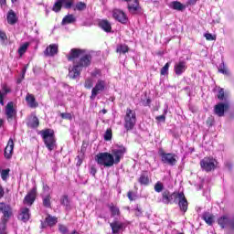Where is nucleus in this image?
Returning <instances> with one entry per match:
<instances>
[{
	"label": "nucleus",
	"instance_id": "1",
	"mask_svg": "<svg viewBox=\"0 0 234 234\" xmlns=\"http://www.w3.org/2000/svg\"><path fill=\"white\" fill-rule=\"evenodd\" d=\"M69 61H73L72 69H69V76L71 80H76L80 76L83 67H89L92 61V56L87 54L84 49L72 48L68 56Z\"/></svg>",
	"mask_w": 234,
	"mask_h": 234
},
{
	"label": "nucleus",
	"instance_id": "2",
	"mask_svg": "<svg viewBox=\"0 0 234 234\" xmlns=\"http://www.w3.org/2000/svg\"><path fill=\"white\" fill-rule=\"evenodd\" d=\"M40 134L44 140V144L49 151H54L56 147V135H54V130L46 129L40 131Z\"/></svg>",
	"mask_w": 234,
	"mask_h": 234
},
{
	"label": "nucleus",
	"instance_id": "3",
	"mask_svg": "<svg viewBox=\"0 0 234 234\" xmlns=\"http://www.w3.org/2000/svg\"><path fill=\"white\" fill-rule=\"evenodd\" d=\"M99 165H103L104 167H112L114 165V156L109 153H100L95 158Z\"/></svg>",
	"mask_w": 234,
	"mask_h": 234
},
{
	"label": "nucleus",
	"instance_id": "4",
	"mask_svg": "<svg viewBox=\"0 0 234 234\" xmlns=\"http://www.w3.org/2000/svg\"><path fill=\"white\" fill-rule=\"evenodd\" d=\"M136 125V112L131 109L126 110L124 116V128L126 131H133Z\"/></svg>",
	"mask_w": 234,
	"mask_h": 234
},
{
	"label": "nucleus",
	"instance_id": "5",
	"mask_svg": "<svg viewBox=\"0 0 234 234\" xmlns=\"http://www.w3.org/2000/svg\"><path fill=\"white\" fill-rule=\"evenodd\" d=\"M160 156H161V162H163V164H166V165H176V154H172V153H160Z\"/></svg>",
	"mask_w": 234,
	"mask_h": 234
},
{
	"label": "nucleus",
	"instance_id": "6",
	"mask_svg": "<svg viewBox=\"0 0 234 234\" xmlns=\"http://www.w3.org/2000/svg\"><path fill=\"white\" fill-rule=\"evenodd\" d=\"M218 224L224 229V228H230L234 229V217L224 215L218 219Z\"/></svg>",
	"mask_w": 234,
	"mask_h": 234
},
{
	"label": "nucleus",
	"instance_id": "7",
	"mask_svg": "<svg viewBox=\"0 0 234 234\" xmlns=\"http://www.w3.org/2000/svg\"><path fill=\"white\" fill-rule=\"evenodd\" d=\"M178 193H172L169 190L165 189L162 193V199L161 202L163 204H175L176 203V197Z\"/></svg>",
	"mask_w": 234,
	"mask_h": 234
},
{
	"label": "nucleus",
	"instance_id": "8",
	"mask_svg": "<svg viewBox=\"0 0 234 234\" xmlns=\"http://www.w3.org/2000/svg\"><path fill=\"white\" fill-rule=\"evenodd\" d=\"M215 159L205 157L200 161V165L203 171H207V173H209V171H213L215 169Z\"/></svg>",
	"mask_w": 234,
	"mask_h": 234
},
{
	"label": "nucleus",
	"instance_id": "9",
	"mask_svg": "<svg viewBox=\"0 0 234 234\" xmlns=\"http://www.w3.org/2000/svg\"><path fill=\"white\" fill-rule=\"evenodd\" d=\"M177 201L180 210L183 211V213H186V211H187L188 203L187 199L186 198V196L184 195V192L177 193L176 202Z\"/></svg>",
	"mask_w": 234,
	"mask_h": 234
},
{
	"label": "nucleus",
	"instance_id": "10",
	"mask_svg": "<svg viewBox=\"0 0 234 234\" xmlns=\"http://www.w3.org/2000/svg\"><path fill=\"white\" fill-rule=\"evenodd\" d=\"M228 109H229V101L218 103L214 108V112L215 114H217L219 117H222L224 116V112L228 111Z\"/></svg>",
	"mask_w": 234,
	"mask_h": 234
},
{
	"label": "nucleus",
	"instance_id": "11",
	"mask_svg": "<svg viewBox=\"0 0 234 234\" xmlns=\"http://www.w3.org/2000/svg\"><path fill=\"white\" fill-rule=\"evenodd\" d=\"M187 69V63L184 60H180L179 62L175 64L174 70L176 76H182L186 70Z\"/></svg>",
	"mask_w": 234,
	"mask_h": 234
},
{
	"label": "nucleus",
	"instance_id": "12",
	"mask_svg": "<svg viewBox=\"0 0 234 234\" xmlns=\"http://www.w3.org/2000/svg\"><path fill=\"white\" fill-rule=\"evenodd\" d=\"M104 90H105V81L98 80L97 84L91 90L90 100H94V98H96V96H98V94H100V92H101Z\"/></svg>",
	"mask_w": 234,
	"mask_h": 234
},
{
	"label": "nucleus",
	"instance_id": "13",
	"mask_svg": "<svg viewBox=\"0 0 234 234\" xmlns=\"http://www.w3.org/2000/svg\"><path fill=\"white\" fill-rule=\"evenodd\" d=\"M16 114H17V112L14 110V102L12 101L8 102L5 107V115L7 116L8 122H11V120H14Z\"/></svg>",
	"mask_w": 234,
	"mask_h": 234
},
{
	"label": "nucleus",
	"instance_id": "14",
	"mask_svg": "<svg viewBox=\"0 0 234 234\" xmlns=\"http://www.w3.org/2000/svg\"><path fill=\"white\" fill-rule=\"evenodd\" d=\"M0 213H3V218L8 220L12 215V207H10V205H6L5 203H0Z\"/></svg>",
	"mask_w": 234,
	"mask_h": 234
},
{
	"label": "nucleus",
	"instance_id": "15",
	"mask_svg": "<svg viewBox=\"0 0 234 234\" xmlns=\"http://www.w3.org/2000/svg\"><path fill=\"white\" fill-rule=\"evenodd\" d=\"M58 52V44H50L44 51V55L49 58H53Z\"/></svg>",
	"mask_w": 234,
	"mask_h": 234
},
{
	"label": "nucleus",
	"instance_id": "16",
	"mask_svg": "<svg viewBox=\"0 0 234 234\" xmlns=\"http://www.w3.org/2000/svg\"><path fill=\"white\" fill-rule=\"evenodd\" d=\"M13 153H14V140L10 138L4 152L5 158H6L7 160H10V158H12Z\"/></svg>",
	"mask_w": 234,
	"mask_h": 234
},
{
	"label": "nucleus",
	"instance_id": "17",
	"mask_svg": "<svg viewBox=\"0 0 234 234\" xmlns=\"http://www.w3.org/2000/svg\"><path fill=\"white\" fill-rule=\"evenodd\" d=\"M36 193L37 188L34 187L24 198V203L32 206L36 200Z\"/></svg>",
	"mask_w": 234,
	"mask_h": 234
},
{
	"label": "nucleus",
	"instance_id": "18",
	"mask_svg": "<svg viewBox=\"0 0 234 234\" xmlns=\"http://www.w3.org/2000/svg\"><path fill=\"white\" fill-rule=\"evenodd\" d=\"M26 101L28 105V107H30L31 109H36L37 107H39V103H37V101H36V97H34V95L27 93L26 96Z\"/></svg>",
	"mask_w": 234,
	"mask_h": 234
},
{
	"label": "nucleus",
	"instance_id": "19",
	"mask_svg": "<svg viewBox=\"0 0 234 234\" xmlns=\"http://www.w3.org/2000/svg\"><path fill=\"white\" fill-rule=\"evenodd\" d=\"M169 8H172V10H177V12H184V10H186V5H184L178 1H173L169 4Z\"/></svg>",
	"mask_w": 234,
	"mask_h": 234
},
{
	"label": "nucleus",
	"instance_id": "20",
	"mask_svg": "<svg viewBox=\"0 0 234 234\" xmlns=\"http://www.w3.org/2000/svg\"><path fill=\"white\" fill-rule=\"evenodd\" d=\"M6 19L8 25H16V23H17V15H16L14 10L10 9L7 13Z\"/></svg>",
	"mask_w": 234,
	"mask_h": 234
},
{
	"label": "nucleus",
	"instance_id": "21",
	"mask_svg": "<svg viewBox=\"0 0 234 234\" xmlns=\"http://www.w3.org/2000/svg\"><path fill=\"white\" fill-rule=\"evenodd\" d=\"M19 218L22 222H28V220H30V209L27 207L23 208L19 215Z\"/></svg>",
	"mask_w": 234,
	"mask_h": 234
},
{
	"label": "nucleus",
	"instance_id": "22",
	"mask_svg": "<svg viewBox=\"0 0 234 234\" xmlns=\"http://www.w3.org/2000/svg\"><path fill=\"white\" fill-rule=\"evenodd\" d=\"M118 22L122 23V25H127L129 23V17H127V15L122 11H118Z\"/></svg>",
	"mask_w": 234,
	"mask_h": 234
},
{
	"label": "nucleus",
	"instance_id": "23",
	"mask_svg": "<svg viewBox=\"0 0 234 234\" xmlns=\"http://www.w3.org/2000/svg\"><path fill=\"white\" fill-rule=\"evenodd\" d=\"M28 127H31V129H37V127H39V119H37V116L33 115L28 122H27Z\"/></svg>",
	"mask_w": 234,
	"mask_h": 234
},
{
	"label": "nucleus",
	"instance_id": "24",
	"mask_svg": "<svg viewBox=\"0 0 234 234\" xmlns=\"http://www.w3.org/2000/svg\"><path fill=\"white\" fill-rule=\"evenodd\" d=\"M99 27L104 30V32H111L112 27L111 23H109L107 20H101L99 22Z\"/></svg>",
	"mask_w": 234,
	"mask_h": 234
},
{
	"label": "nucleus",
	"instance_id": "25",
	"mask_svg": "<svg viewBox=\"0 0 234 234\" xmlns=\"http://www.w3.org/2000/svg\"><path fill=\"white\" fill-rule=\"evenodd\" d=\"M202 218L208 226H213V222H215L213 215L209 214V212L204 213Z\"/></svg>",
	"mask_w": 234,
	"mask_h": 234
},
{
	"label": "nucleus",
	"instance_id": "26",
	"mask_svg": "<svg viewBox=\"0 0 234 234\" xmlns=\"http://www.w3.org/2000/svg\"><path fill=\"white\" fill-rule=\"evenodd\" d=\"M72 23H76V16L74 15H67L62 19V25H70Z\"/></svg>",
	"mask_w": 234,
	"mask_h": 234
},
{
	"label": "nucleus",
	"instance_id": "27",
	"mask_svg": "<svg viewBox=\"0 0 234 234\" xmlns=\"http://www.w3.org/2000/svg\"><path fill=\"white\" fill-rule=\"evenodd\" d=\"M132 1H133V4H128L129 12H131V14H136L139 8L138 0H132Z\"/></svg>",
	"mask_w": 234,
	"mask_h": 234
},
{
	"label": "nucleus",
	"instance_id": "28",
	"mask_svg": "<svg viewBox=\"0 0 234 234\" xmlns=\"http://www.w3.org/2000/svg\"><path fill=\"white\" fill-rule=\"evenodd\" d=\"M46 224L52 228V226H56L58 224V218L48 215L46 218Z\"/></svg>",
	"mask_w": 234,
	"mask_h": 234
},
{
	"label": "nucleus",
	"instance_id": "29",
	"mask_svg": "<svg viewBox=\"0 0 234 234\" xmlns=\"http://www.w3.org/2000/svg\"><path fill=\"white\" fill-rule=\"evenodd\" d=\"M139 184L141 186H149V176L146 174H142L138 179Z\"/></svg>",
	"mask_w": 234,
	"mask_h": 234
},
{
	"label": "nucleus",
	"instance_id": "30",
	"mask_svg": "<svg viewBox=\"0 0 234 234\" xmlns=\"http://www.w3.org/2000/svg\"><path fill=\"white\" fill-rule=\"evenodd\" d=\"M61 206H64L66 209H70V201L69 200V196L64 195L60 198Z\"/></svg>",
	"mask_w": 234,
	"mask_h": 234
},
{
	"label": "nucleus",
	"instance_id": "31",
	"mask_svg": "<svg viewBox=\"0 0 234 234\" xmlns=\"http://www.w3.org/2000/svg\"><path fill=\"white\" fill-rule=\"evenodd\" d=\"M60 2L62 3L63 8H66L68 10L74 6V0H60Z\"/></svg>",
	"mask_w": 234,
	"mask_h": 234
},
{
	"label": "nucleus",
	"instance_id": "32",
	"mask_svg": "<svg viewBox=\"0 0 234 234\" xmlns=\"http://www.w3.org/2000/svg\"><path fill=\"white\" fill-rule=\"evenodd\" d=\"M127 153V149L124 148L123 145H119L118 146V162L123 158V154Z\"/></svg>",
	"mask_w": 234,
	"mask_h": 234
},
{
	"label": "nucleus",
	"instance_id": "33",
	"mask_svg": "<svg viewBox=\"0 0 234 234\" xmlns=\"http://www.w3.org/2000/svg\"><path fill=\"white\" fill-rule=\"evenodd\" d=\"M61 8H63V4L61 3V0H57L52 8L53 12H60Z\"/></svg>",
	"mask_w": 234,
	"mask_h": 234
},
{
	"label": "nucleus",
	"instance_id": "34",
	"mask_svg": "<svg viewBox=\"0 0 234 234\" xmlns=\"http://www.w3.org/2000/svg\"><path fill=\"white\" fill-rule=\"evenodd\" d=\"M6 222H8V219H2V222L0 223V234H6Z\"/></svg>",
	"mask_w": 234,
	"mask_h": 234
},
{
	"label": "nucleus",
	"instance_id": "35",
	"mask_svg": "<svg viewBox=\"0 0 234 234\" xmlns=\"http://www.w3.org/2000/svg\"><path fill=\"white\" fill-rule=\"evenodd\" d=\"M218 72H220L221 74H224L225 76L229 75V70H228V68H226V65L224 64V62L219 65Z\"/></svg>",
	"mask_w": 234,
	"mask_h": 234
},
{
	"label": "nucleus",
	"instance_id": "36",
	"mask_svg": "<svg viewBox=\"0 0 234 234\" xmlns=\"http://www.w3.org/2000/svg\"><path fill=\"white\" fill-rule=\"evenodd\" d=\"M169 67H171V62H167L162 69H161V76H167L169 74Z\"/></svg>",
	"mask_w": 234,
	"mask_h": 234
},
{
	"label": "nucleus",
	"instance_id": "37",
	"mask_svg": "<svg viewBox=\"0 0 234 234\" xmlns=\"http://www.w3.org/2000/svg\"><path fill=\"white\" fill-rule=\"evenodd\" d=\"M30 43L26 42L25 44H23L19 48H18V54L19 56H23V54H25V52H27L28 47H29Z\"/></svg>",
	"mask_w": 234,
	"mask_h": 234
},
{
	"label": "nucleus",
	"instance_id": "38",
	"mask_svg": "<svg viewBox=\"0 0 234 234\" xmlns=\"http://www.w3.org/2000/svg\"><path fill=\"white\" fill-rule=\"evenodd\" d=\"M87 8V4L83 2H78L75 5L74 10H79V12H83Z\"/></svg>",
	"mask_w": 234,
	"mask_h": 234
},
{
	"label": "nucleus",
	"instance_id": "39",
	"mask_svg": "<svg viewBox=\"0 0 234 234\" xmlns=\"http://www.w3.org/2000/svg\"><path fill=\"white\" fill-rule=\"evenodd\" d=\"M218 98L221 101H229L228 100V97H226V95L224 94V89H219L218 92Z\"/></svg>",
	"mask_w": 234,
	"mask_h": 234
},
{
	"label": "nucleus",
	"instance_id": "40",
	"mask_svg": "<svg viewBox=\"0 0 234 234\" xmlns=\"http://www.w3.org/2000/svg\"><path fill=\"white\" fill-rule=\"evenodd\" d=\"M154 192L155 193H162L164 191V184L160 181H158L154 186Z\"/></svg>",
	"mask_w": 234,
	"mask_h": 234
},
{
	"label": "nucleus",
	"instance_id": "41",
	"mask_svg": "<svg viewBox=\"0 0 234 234\" xmlns=\"http://www.w3.org/2000/svg\"><path fill=\"white\" fill-rule=\"evenodd\" d=\"M118 52H120V54H127V52H129V47L125 44H122L119 46Z\"/></svg>",
	"mask_w": 234,
	"mask_h": 234
},
{
	"label": "nucleus",
	"instance_id": "42",
	"mask_svg": "<svg viewBox=\"0 0 234 234\" xmlns=\"http://www.w3.org/2000/svg\"><path fill=\"white\" fill-rule=\"evenodd\" d=\"M43 206L44 207H51L50 195H48L43 198Z\"/></svg>",
	"mask_w": 234,
	"mask_h": 234
},
{
	"label": "nucleus",
	"instance_id": "43",
	"mask_svg": "<svg viewBox=\"0 0 234 234\" xmlns=\"http://www.w3.org/2000/svg\"><path fill=\"white\" fill-rule=\"evenodd\" d=\"M8 92H10V89H8V87L6 85H3L2 90H0V96L5 98V96H6V94H8Z\"/></svg>",
	"mask_w": 234,
	"mask_h": 234
},
{
	"label": "nucleus",
	"instance_id": "44",
	"mask_svg": "<svg viewBox=\"0 0 234 234\" xmlns=\"http://www.w3.org/2000/svg\"><path fill=\"white\" fill-rule=\"evenodd\" d=\"M58 231L61 234H67V233H69V228H67V226H65L63 224H58Z\"/></svg>",
	"mask_w": 234,
	"mask_h": 234
},
{
	"label": "nucleus",
	"instance_id": "45",
	"mask_svg": "<svg viewBox=\"0 0 234 234\" xmlns=\"http://www.w3.org/2000/svg\"><path fill=\"white\" fill-rule=\"evenodd\" d=\"M10 175V169H5L1 172L2 180H6Z\"/></svg>",
	"mask_w": 234,
	"mask_h": 234
},
{
	"label": "nucleus",
	"instance_id": "46",
	"mask_svg": "<svg viewBox=\"0 0 234 234\" xmlns=\"http://www.w3.org/2000/svg\"><path fill=\"white\" fill-rule=\"evenodd\" d=\"M112 131L111 129H108L104 133V140L106 142H109V140H112Z\"/></svg>",
	"mask_w": 234,
	"mask_h": 234
},
{
	"label": "nucleus",
	"instance_id": "47",
	"mask_svg": "<svg viewBox=\"0 0 234 234\" xmlns=\"http://www.w3.org/2000/svg\"><path fill=\"white\" fill-rule=\"evenodd\" d=\"M110 226L112 228V231L113 234L118 233V221H114V222L111 223Z\"/></svg>",
	"mask_w": 234,
	"mask_h": 234
},
{
	"label": "nucleus",
	"instance_id": "48",
	"mask_svg": "<svg viewBox=\"0 0 234 234\" xmlns=\"http://www.w3.org/2000/svg\"><path fill=\"white\" fill-rule=\"evenodd\" d=\"M165 114H167V110H165L164 114L157 116L155 120H157V122H165Z\"/></svg>",
	"mask_w": 234,
	"mask_h": 234
},
{
	"label": "nucleus",
	"instance_id": "49",
	"mask_svg": "<svg viewBox=\"0 0 234 234\" xmlns=\"http://www.w3.org/2000/svg\"><path fill=\"white\" fill-rule=\"evenodd\" d=\"M92 85H93L92 79L86 80L85 84H84L86 89H92Z\"/></svg>",
	"mask_w": 234,
	"mask_h": 234
},
{
	"label": "nucleus",
	"instance_id": "50",
	"mask_svg": "<svg viewBox=\"0 0 234 234\" xmlns=\"http://www.w3.org/2000/svg\"><path fill=\"white\" fill-rule=\"evenodd\" d=\"M7 37H6V33H5L4 31L0 30V41L2 43H5V41H6Z\"/></svg>",
	"mask_w": 234,
	"mask_h": 234
},
{
	"label": "nucleus",
	"instance_id": "51",
	"mask_svg": "<svg viewBox=\"0 0 234 234\" xmlns=\"http://www.w3.org/2000/svg\"><path fill=\"white\" fill-rule=\"evenodd\" d=\"M205 37L207 41H213L215 40V37L211 33H206Z\"/></svg>",
	"mask_w": 234,
	"mask_h": 234
},
{
	"label": "nucleus",
	"instance_id": "52",
	"mask_svg": "<svg viewBox=\"0 0 234 234\" xmlns=\"http://www.w3.org/2000/svg\"><path fill=\"white\" fill-rule=\"evenodd\" d=\"M129 200L133 201V200H136V195L133 192H128L127 195Z\"/></svg>",
	"mask_w": 234,
	"mask_h": 234
},
{
	"label": "nucleus",
	"instance_id": "53",
	"mask_svg": "<svg viewBox=\"0 0 234 234\" xmlns=\"http://www.w3.org/2000/svg\"><path fill=\"white\" fill-rule=\"evenodd\" d=\"M110 211H112V217L116 216V214L118 213V209L116 208V207H113L112 205L110 206Z\"/></svg>",
	"mask_w": 234,
	"mask_h": 234
},
{
	"label": "nucleus",
	"instance_id": "54",
	"mask_svg": "<svg viewBox=\"0 0 234 234\" xmlns=\"http://www.w3.org/2000/svg\"><path fill=\"white\" fill-rule=\"evenodd\" d=\"M61 118H64L65 120H70L72 115L70 113H61Z\"/></svg>",
	"mask_w": 234,
	"mask_h": 234
},
{
	"label": "nucleus",
	"instance_id": "55",
	"mask_svg": "<svg viewBox=\"0 0 234 234\" xmlns=\"http://www.w3.org/2000/svg\"><path fill=\"white\" fill-rule=\"evenodd\" d=\"M142 105H144V107H148V105H151V99H147L146 101H143Z\"/></svg>",
	"mask_w": 234,
	"mask_h": 234
},
{
	"label": "nucleus",
	"instance_id": "56",
	"mask_svg": "<svg viewBox=\"0 0 234 234\" xmlns=\"http://www.w3.org/2000/svg\"><path fill=\"white\" fill-rule=\"evenodd\" d=\"M27 69H28V65H26L22 69V80H25V74H27Z\"/></svg>",
	"mask_w": 234,
	"mask_h": 234
},
{
	"label": "nucleus",
	"instance_id": "57",
	"mask_svg": "<svg viewBox=\"0 0 234 234\" xmlns=\"http://www.w3.org/2000/svg\"><path fill=\"white\" fill-rule=\"evenodd\" d=\"M97 172L98 171L96 170V167H94V166L90 167V175H92V176H96Z\"/></svg>",
	"mask_w": 234,
	"mask_h": 234
},
{
	"label": "nucleus",
	"instance_id": "58",
	"mask_svg": "<svg viewBox=\"0 0 234 234\" xmlns=\"http://www.w3.org/2000/svg\"><path fill=\"white\" fill-rule=\"evenodd\" d=\"M3 197H5V189L0 186V198H3Z\"/></svg>",
	"mask_w": 234,
	"mask_h": 234
},
{
	"label": "nucleus",
	"instance_id": "59",
	"mask_svg": "<svg viewBox=\"0 0 234 234\" xmlns=\"http://www.w3.org/2000/svg\"><path fill=\"white\" fill-rule=\"evenodd\" d=\"M43 190L44 191H49L50 187H48V185H43Z\"/></svg>",
	"mask_w": 234,
	"mask_h": 234
},
{
	"label": "nucleus",
	"instance_id": "60",
	"mask_svg": "<svg viewBox=\"0 0 234 234\" xmlns=\"http://www.w3.org/2000/svg\"><path fill=\"white\" fill-rule=\"evenodd\" d=\"M0 104L5 105V97L0 96Z\"/></svg>",
	"mask_w": 234,
	"mask_h": 234
},
{
	"label": "nucleus",
	"instance_id": "61",
	"mask_svg": "<svg viewBox=\"0 0 234 234\" xmlns=\"http://www.w3.org/2000/svg\"><path fill=\"white\" fill-rule=\"evenodd\" d=\"M77 158H78L77 165H81L82 164L81 159L80 158V156H77Z\"/></svg>",
	"mask_w": 234,
	"mask_h": 234
},
{
	"label": "nucleus",
	"instance_id": "62",
	"mask_svg": "<svg viewBox=\"0 0 234 234\" xmlns=\"http://www.w3.org/2000/svg\"><path fill=\"white\" fill-rule=\"evenodd\" d=\"M120 229H123V224L122 223L118 224V231H120Z\"/></svg>",
	"mask_w": 234,
	"mask_h": 234
},
{
	"label": "nucleus",
	"instance_id": "63",
	"mask_svg": "<svg viewBox=\"0 0 234 234\" xmlns=\"http://www.w3.org/2000/svg\"><path fill=\"white\" fill-rule=\"evenodd\" d=\"M0 5L3 6V5H6V0H0Z\"/></svg>",
	"mask_w": 234,
	"mask_h": 234
},
{
	"label": "nucleus",
	"instance_id": "64",
	"mask_svg": "<svg viewBox=\"0 0 234 234\" xmlns=\"http://www.w3.org/2000/svg\"><path fill=\"white\" fill-rule=\"evenodd\" d=\"M113 17H114V19H116V20L118 19V14H117L115 11L113 12Z\"/></svg>",
	"mask_w": 234,
	"mask_h": 234
}]
</instances>
